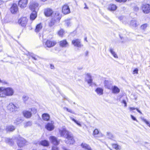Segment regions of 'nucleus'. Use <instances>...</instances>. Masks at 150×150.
<instances>
[{"instance_id":"obj_61","label":"nucleus","mask_w":150,"mask_h":150,"mask_svg":"<svg viewBox=\"0 0 150 150\" xmlns=\"http://www.w3.org/2000/svg\"><path fill=\"white\" fill-rule=\"evenodd\" d=\"M84 5H85V6H86L85 7H84V9H86H86H88V7H87L86 6V3H84Z\"/></svg>"},{"instance_id":"obj_31","label":"nucleus","mask_w":150,"mask_h":150,"mask_svg":"<svg viewBox=\"0 0 150 150\" xmlns=\"http://www.w3.org/2000/svg\"><path fill=\"white\" fill-rule=\"evenodd\" d=\"M42 26L41 23L38 24L36 27L35 31L36 32H38L42 28Z\"/></svg>"},{"instance_id":"obj_13","label":"nucleus","mask_w":150,"mask_h":150,"mask_svg":"<svg viewBox=\"0 0 150 150\" xmlns=\"http://www.w3.org/2000/svg\"><path fill=\"white\" fill-rule=\"evenodd\" d=\"M28 0H20L18 2L19 6L21 8L26 7L27 5Z\"/></svg>"},{"instance_id":"obj_40","label":"nucleus","mask_w":150,"mask_h":150,"mask_svg":"<svg viewBox=\"0 0 150 150\" xmlns=\"http://www.w3.org/2000/svg\"><path fill=\"white\" fill-rule=\"evenodd\" d=\"M65 24L67 26L71 25V22L69 20H66L65 21Z\"/></svg>"},{"instance_id":"obj_59","label":"nucleus","mask_w":150,"mask_h":150,"mask_svg":"<svg viewBox=\"0 0 150 150\" xmlns=\"http://www.w3.org/2000/svg\"><path fill=\"white\" fill-rule=\"evenodd\" d=\"M62 148L63 150H70L69 149L66 148L64 146H63L62 147Z\"/></svg>"},{"instance_id":"obj_5","label":"nucleus","mask_w":150,"mask_h":150,"mask_svg":"<svg viewBox=\"0 0 150 150\" xmlns=\"http://www.w3.org/2000/svg\"><path fill=\"white\" fill-rule=\"evenodd\" d=\"M14 93V90L12 88L10 87L4 88L5 97L6 96H11L13 95Z\"/></svg>"},{"instance_id":"obj_12","label":"nucleus","mask_w":150,"mask_h":150,"mask_svg":"<svg viewBox=\"0 0 150 150\" xmlns=\"http://www.w3.org/2000/svg\"><path fill=\"white\" fill-rule=\"evenodd\" d=\"M72 43L74 46L79 47H81L83 46V45L81 43L80 40L79 39L73 40Z\"/></svg>"},{"instance_id":"obj_63","label":"nucleus","mask_w":150,"mask_h":150,"mask_svg":"<svg viewBox=\"0 0 150 150\" xmlns=\"http://www.w3.org/2000/svg\"><path fill=\"white\" fill-rule=\"evenodd\" d=\"M41 0L43 2H45V1H46L47 0Z\"/></svg>"},{"instance_id":"obj_50","label":"nucleus","mask_w":150,"mask_h":150,"mask_svg":"<svg viewBox=\"0 0 150 150\" xmlns=\"http://www.w3.org/2000/svg\"><path fill=\"white\" fill-rule=\"evenodd\" d=\"M52 150H59V149L57 146H54L52 147Z\"/></svg>"},{"instance_id":"obj_45","label":"nucleus","mask_w":150,"mask_h":150,"mask_svg":"<svg viewBox=\"0 0 150 150\" xmlns=\"http://www.w3.org/2000/svg\"><path fill=\"white\" fill-rule=\"evenodd\" d=\"M121 102L122 103H124L125 104L124 106L125 107H126L127 106V103L126 102V100H125L123 99V100H122Z\"/></svg>"},{"instance_id":"obj_14","label":"nucleus","mask_w":150,"mask_h":150,"mask_svg":"<svg viewBox=\"0 0 150 150\" xmlns=\"http://www.w3.org/2000/svg\"><path fill=\"white\" fill-rule=\"evenodd\" d=\"M56 42L54 41L47 40L46 42L45 45L48 47H51L54 46Z\"/></svg>"},{"instance_id":"obj_36","label":"nucleus","mask_w":150,"mask_h":150,"mask_svg":"<svg viewBox=\"0 0 150 150\" xmlns=\"http://www.w3.org/2000/svg\"><path fill=\"white\" fill-rule=\"evenodd\" d=\"M141 120L142 121L145 122L146 124L150 127V122L147 121L146 119L144 117L141 118Z\"/></svg>"},{"instance_id":"obj_33","label":"nucleus","mask_w":150,"mask_h":150,"mask_svg":"<svg viewBox=\"0 0 150 150\" xmlns=\"http://www.w3.org/2000/svg\"><path fill=\"white\" fill-rule=\"evenodd\" d=\"M111 145L112 147L116 150H120L121 149V146L116 144H112Z\"/></svg>"},{"instance_id":"obj_9","label":"nucleus","mask_w":150,"mask_h":150,"mask_svg":"<svg viewBox=\"0 0 150 150\" xmlns=\"http://www.w3.org/2000/svg\"><path fill=\"white\" fill-rule=\"evenodd\" d=\"M26 143V141L22 137H19L18 140L17 144L19 147H23L25 145Z\"/></svg>"},{"instance_id":"obj_54","label":"nucleus","mask_w":150,"mask_h":150,"mask_svg":"<svg viewBox=\"0 0 150 150\" xmlns=\"http://www.w3.org/2000/svg\"><path fill=\"white\" fill-rule=\"evenodd\" d=\"M70 118L71 120L74 121L75 122H76V120H75L74 118L71 117H70Z\"/></svg>"},{"instance_id":"obj_24","label":"nucleus","mask_w":150,"mask_h":150,"mask_svg":"<svg viewBox=\"0 0 150 150\" xmlns=\"http://www.w3.org/2000/svg\"><path fill=\"white\" fill-rule=\"evenodd\" d=\"M15 129L14 126L13 125H8L7 126L6 128V130L7 131L12 132Z\"/></svg>"},{"instance_id":"obj_46","label":"nucleus","mask_w":150,"mask_h":150,"mask_svg":"<svg viewBox=\"0 0 150 150\" xmlns=\"http://www.w3.org/2000/svg\"><path fill=\"white\" fill-rule=\"evenodd\" d=\"M108 83V81H105V87L108 88L109 89L110 87L109 86H108L107 85V83Z\"/></svg>"},{"instance_id":"obj_38","label":"nucleus","mask_w":150,"mask_h":150,"mask_svg":"<svg viewBox=\"0 0 150 150\" xmlns=\"http://www.w3.org/2000/svg\"><path fill=\"white\" fill-rule=\"evenodd\" d=\"M107 135L108 137L110 139H112L114 138V136L110 132H107Z\"/></svg>"},{"instance_id":"obj_55","label":"nucleus","mask_w":150,"mask_h":150,"mask_svg":"<svg viewBox=\"0 0 150 150\" xmlns=\"http://www.w3.org/2000/svg\"><path fill=\"white\" fill-rule=\"evenodd\" d=\"M65 108L67 110V111H68V112H71V113L72 112L71 110H70V109H69L67 108Z\"/></svg>"},{"instance_id":"obj_44","label":"nucleus","mask_w":150,"mask_h":150,"mask_svg":"<svg viewBox=\"0 0 150 150\" xmlns=\"http://www.w3.org/2000/svg\"><path fill=\"white\" fill-rule=\"evenodd\" d=\"M99 133V131L97 129H96L93 131V135L94 136H95L96 135L98 134Z\"/></svg>"},{"instance_id":"obj_16","label":"nucleus","mask_w":150,"mask_h":150,"mask_svg":"<svg viewBox=\"0 0 150 150\" xmlns=\"http://www.w3.org/2000/svg\"><path fill=\"white\" fill-rule=\"evenodd\" d=\"M54 122H51V123H48L46 126V128L49 131H51L54 129V127L53 124Z\"/></svg>"},{"instance_id":"obj_27","label":"nucleus","mask_w":150,"mask_h":150,"mask_svg":"<svg viewBox=\"0 0 150 150\" xmlns=\"http://www.w3.org/2000/svg\"><path fill=\"white\" fill-rule=\"evenodd\" d=\"M81 146L83 148L87 150H92L91 147L90 146L86 143H82L81 144Z\"/></svg>"},{"instance_id":"obj_30","label":"nucleus","mask_w":150,"mask_h":150,"mask_svg":"<svg viewBox=\"0 0 150 150\" xmlns=\"http://www.w3.org/2000/svg\"><path fill=\"white\" fill-rule=\"evenodd\" d=\"M109 51L115 58H118L117 55L116 53L114 51L112 48L111 47L109 49Z\"/></svg>"},{"instance_id":"obj_29","label":"nucleus","mask_w":150,"mask_h":150,"mask_svg":"<svg viewBox=\"0 0 150 150\" xmlns=\"http://www.w3.org/2000/svg\"><path fill=\"white\" fill-rule=\"evenodd\" d=\"M0 97H5L4 87H0Z\"/></svg>"},{"instance_id":"obj_49","label":"nucleus","mask_w":150,"mask_h":150,"mask_svg":"<svg viewBox=\"0 0 150 150\" xmlns=\"http://www.w3.org/2000/svg\"><path fill=\"white\" fill-rule=\"evenodd\" d=\"M0 83H2L3 84H5L7 83V82L5 81L1 80L0 79Z\"/></svg>"},{"instance_id":"obj_15","label":"nucleus","mask_w":150,"mask_h":150,"mask_svg":"<svg viewBox=\"0 0 150 150\" xmlns=\"http://www.w3.org/2000/svg\"><path fill=\"white\" fill-rule=\"evenodd\" d=\"M44 14L46 16H49L51 15L53 13L52 10L50 8H46L44 10Z\"/></svg>"},{"instance_id":"obj_34","label":"nucleus","mask_w":150,"mask_h":150,"mask_svg":"<svg viewBox=\"0 0 150 150\" xmlns=\"http://www.w3.org/2000/svg\"><path fill=\"white\" fill-rule=\"evenodd\" d=\"M21 118H22L21 117H18L15 121L14 123H16L17 125H18L22 122L23 120Z\"/></svg>"},{"instance_id":"obj_28","label":"nucleus","mask_w":150,"mask_h":150,"mask_svg":"<svg viewBox=\"0 0 150 150\" xmlns=\"http://www.w3.org/2000/svg\"><path fill=\"white\" fill-rule=\"evenodd\" d=\"M42 118L43 120L45 121H48L50 118L49 115L47 113H44L42 115Z\"/></svg>"},{"instance_id":"obj_1","label":"nucleus","mask_w":150,"mask_h":150,"mask_svg":"<svg viewBox=\"0 0 150 150\" xmlns=\"http://www.w3.org/2000/svg\"><path fill=\"white\" fill-rule=\"evenodd\" d=\"M37 112V109L35 108H32L29 109L28 110H24L23 113L24 117L26 118H30L32 116V114H35Z\"/></svg>"},{"instance_id":"obj_51","label":"nucleus","mask_w":150,"mask_h":150,"mask_svg":"<svg viewBox=\"0 0 150 150\" xmlns=\"http://www.w3.org/2000/svg\"><path fill=\"white\" fill-rule=\"evenodd\" d=\"M122 95H120L118 96L117 97V100H120L121 98L122 97Z\"/></svg>"},{"instance_id":"obj_52","label":"nucleus","mask_w":150,"mask_h":150,"mask_svg":"<svg viewBox=\"0 0 150 150\" xmlns=\"http://www.w3.org/2000/svg\"><path fill=\"white\" fill-rule=\"evenodd\" d=\"M117 1L119 2H124L126 1L127 0H116Z\"/></svg>"},{"instance_id":"obj_42","label":"nucleus","mask_w":150,"mask_h":150,"mask_svg":"<svg viewBox=\"0 0 150 150\" xmlns=\"http://www.w3.org/2000/svg\"><path fill=\"white\" fill-rule=\"evenodd\" d=\"M148 26V24H145L142 25L141 26V29L143 30H145Z\"/></svg>"},{"instance_id":"obj_57","label":"nucleus","mask_w":150,"mask_h":150,"mask_svg":"<svg viewBox=\"0 0 150 150\" xmlns=\"http://www.w3.org/2000/svg\"><path fill=\"white\" fill-rule=\"evenodd\" d=\"M135 109H136V108H133V107L129 108V109L130 110H135Z\"/></svg>"},{"instance_id":"obj_7","label":"nucleus","mask_w":150,"mask_h":150,"mask_svg":"<svg viewBox=\"0 0 150 150\" xmlns=\"http://www.w3.org/2000/svg\"><path fill=\"white\" fill-rule=\"evenodd\" d=\"M142 10L145 13H148L150 12V5L149 4H143L142 6Z\"/></svg>"},{"instance_id":"obj_8","label":"nucleus","mask_w":150,"mask_h":150,"mask_svg":"<svg viewBox=\"0 0 150 150\" xmlns=\"http://www.w3.org/2000/svg\"><path fill=\"white\" fill-rule=\"evenodd\" d=\"M18 108V106L12 103H10L7 106L8 109L11 112L16 110V109Z\"/></svg>"},{"instance_id":"obj_22","label":"nucleus","mask_w":150,"mask_h":150,"mask_svg":"<svg viewBox=\"0 0 150 150\" xmlns=\"http://www.w3.org/2000/svg\"><path fill=\"white\" fill-rule=\"evenodd\" d=\"M37 16V12L35 11H33L31 13L30 18L31 20H34Z\"/></svg>"},{"instance_id":"obj_20","label":"nucleus","mask_w":150,"mask_h":150,"mask_svg":"<svg viewBox=\"0 0 150 150\" xmlns=\"http://www.w3.org/2000/svg\"><path fill=\"white\" fill-rule=\"evenodd\" d=\"M18 7L16 4H13L11 8V11L13 13H15L18 11Z\"/></svg>"},{"instance_id":"obj_53","label":"nucleus","mask_w":150,"mask_h":150,"mask_svg":"<svg viewBox=\"0 0 150 150\" xmlns=\"http://www.w3.org/2000/svg\"><path fill=\"white\" fill-rule=\"evenodd\" d=\"M32 58H33L35 60H37V58L38 57L36 56H32Z\"/></svg>"},{"instance_id":"obj_41","label":"nucleus","mask_w":150,"mask_h":150,"mask_svg":"<svg viewBox=\"0 0 150 150\" xmlns=\"http://www.w3.org/2000/svg\"><path fill=\"white\" fill-rule=\"evenodd\" d=\"M55 22V20L52 19L51 21L49 23V25L50 27H51L53 25Z\"/></svg>"},{"instance_id":"obj_64","label":"nucleus","mask_w":150,"mask_h":150,"mask_svg":"<svg viewBox=\"0 0 150 150\" xmlns=\"http://www.w3.org/2000/svg\"><path fill=\"white\" fill-rule=\"evenodd\" d=\"M109 148L110 150H112V149H111L110 148Z\"/></svg>"},{"instance_id":"obj_62","label":"nucleus","mask_w":150,"mask_h":150,"mask_svg":"<svg viewBox=\"0 0 150 150\" xmlns=\"http://www.w3.org/2000/svg\"><path fill=\"white\" fill-rule=\"evenodd\" d=\"M3 3V1L1 0H0V5L2 4Z\"/></svg>"},{"instance_id":"obj_10","label":"nucleus","mask_w":150,"mask_h":150,"mask_svg":"<svg viewBox=\"0 0 150 150\" xmlns=\"http://www.w3.org/2000/svg\"><path fill=\"white\" fill-rule=\"evenodd\" d=\"M62 13L65 15L70 13V11L69 6L67 4L64 5L62 7Z\"/></svg>"},{"instance_id":"obj_17","label":"nucleus","mask_w":150,"mask_h":150,"mask_svg":"<svg viewBox=\"0 0 150 150\" xmlns=\"http://www.w3.org/2000/svg\"><path fill=\"white\" fill-rule=\"evenodd\" d=\"M59 45L60 46L62 47H66L69 46L68 43L65 40L60 41L59 42Z\"/></svg>"},{"instance_id":"obj_19","label":"nucleus","mask_w":150,"mask_h":150,"mask_svg":"<svg viewBox=\"0 0 150 150\" xmlns=\"http://www.w3.org/2000/svg\"><path fill=\"white\" fill-rule=\"evenodd\" d=\"M86 79L88 83L91 86V83H92V80L91 76L89 74H86Z\"/></svg>"},{"instance_id":"obj_26","label":"nucleus","mask_w":150,"mask_h":150,"mask_svg":"<svg viewBox=\"0 0 150 150\" xmlns=\"http://www.w3.org/2000/svg\"><path fill=\"white\" fill-rule=\"evenodd\" d=\"M39 144L42 146H48L49 145V142L46 140H44L40 141L39 142Z\"/></svg>"},{"instance_id":"obj_48","label":"nucleus","mask_w":150,"mask_h":150,"mask_svg":"<svg viewBox=\"0 0 150 150\" xmlns=\"http://www.w3.org/2000/svg\"><path fill=\"white\" fill-rule=\"evenodd\" d=\"M131 117L132 118V119L133 120H135L137 122H138V121L137 120V119L136 118L134 117L132 115H131Z\"/></svg>"},{"instance_id":"obj_2","label":"nucleus","mask_w":150,"mask_h":150,"mask_svg":"<svg viewBox=\"0 0 150 150\" xmlns=\"http://www.w3.org/2000/svg\"><path fill=\"white\" fill-rule=\"evenodd\" d=\"M59 133L61 137L66 138L70 133L64 127H63L59 129Z\"/></svg>"},{"instance_id":"obj_43","label":"nucleus","mask_w":150,"mask_h":150,"mask_svg":"<svg viewBox=\"0 0 150 150\" xmlns=\"http://www.w3.org/2000/svg\"><path fill=\"white\" fill-rule=\"evenodd\" d=\"M22 98L23 100V101L24 102H25L28 99L29 97L28 96L24 95L23 96Z\"/></svg>"},{"instance_id":"obj_6","label":"nucleus","mask_w":150,"mask_h":150,"mask_svg":"<svg viewBox=\"0 0 150 150\" xmlns=\"http://www.w3.org/2000/svg\"><path fill=\"white\" fill-rule=\"evenodd\" d=\"M28 20L25 17H22L20 18L18 21V23L23 27H25L27 24Z\"/></svg>"},{"instance_id":"obj_39","label":"nucleus","mask_w":150,"mask_h":150,"mask_svg":"<svg viewBox=\"0 0 150 150\" xmlns=\"http://www.w3.org/2000/svg\"><path fill=\"white\" fill-rule=\"evenodd\" d=\"M32 123L31 122L28 121L24 124V127H29L32 125Z\"/></svg>"},{"instance_id":"obj_60","label":"nucleus","mask_w":150,"mask_h":150,"mask_svg":"<svg viewBox=\"0 0 150 150\" xmlns=\"http://www.w3.org/2000/svg\"><path fill=\"white\" fill-rule=\"evenodd\" d=\"M136 110L140 114H142V112L139 110L137 108H136Z\"/></svg>"},{"instance_id":"obj_11","label":"nucleus","mask_w":150,"mask_h":150,"mask_svg":"<svg viewBox=\"0 0 150 150\" xmlns=\"http://www.w3.org/2000/svg\"><path fill=\"white\" fill-rule=\"evenodd\" d=\"M49 140L54 145H57L59 144V141L58 140L57 138L54 136H50L49 137Z\"/></svg>"},{"instance_id":"obj_3","label":"nucleus","mask_w":150,"mask_h":150,"mask_svg":"<svg viewBox=\"0 0 150 150\" xmlns=\"http://www.w3.org/2000/svg\"><path fill=\"white\" fill-rule=\"evenodd\" d=\"M40 6L36 2H33L30 4L29 8L33 11H35L36 12L38 10Z\"/></svg>"},{"instance_id":"obj_21","label":"nucleus","mask_w":150,"mask_h":150,"mask_svg":"<svg viewBox=\"0 0 150 150\" xmlns=\"http://www.w3.org/2000/svg\"><path fill=\"white\" fill-rule=\"evenodd\" d=\"M95 91L97 94L99 96L102 95L103 94V89L102 88H97Z\"/></svg>"},{"instance_id":"obj_47","label":"nucleus","mask_w":150,"mask_h":150,"mask_svg":"<svg viewBox=\"0 0 150 150\" xmlns=\"http://www.w3.org/2000/svg\"><path fill=\"white\" fill-rule=\"evenodd\" d=\"M133 74H138V69H135L133 71Z\"/></svg>"},{"instance_id":"obj_23","label":"nucleus","mask_w":150,"mask_h":150,"mask_svg":"<svg viewBox=\"0 0 150 150\" xmlns=\"http://www.w3.org/2000/svg\"><path fill=\"white\" fill-rule=\"evenodd\" d=\"M108 8L110 11H114L117 9V6L115 4H111L109 5Z\"/></svg>"},{"instance_id":"obj_56","label":"nucleus","mask_w":150,"mask_h":150,"mask_svg":"<svg viewBox=\"0 0 150 150\" xmlns=\"http://www.w3.org/2000/svg\"><path fill=\"white\" fill-rule=\"evenodd\" d=\"M79 126L81 127V125L80 124L79 122L77 121H76V122H75Z\"/></svg>"},{"instance_id":"obj_37","label":"nucleus","mask_w":150,"mask_h":150,"mask_svg":"<svg viewBox=\"0 0 150 150\" xmlns=\"http://www.w3.org/2000/svg\"><path fill=\"white\" fill-rule=\"evenodd\" d=\"M60 19V17L59 16V14L58 12H57L55 13V16H54V19L56 20H59Z\"/></svg>"},{"instance_id":"obj_58","label":"nucleus","mask_w":150,"mask_h":150,"mask_svg":"<svg viewBox=\"0 0 150 150\" xmlns=\"http://www.w3.org/2000/svg\"><path fill=\"white\" fill-rule=\"evenodd\" d=\"M50 68L52 69H54V66L52 64H50Z\"/></svg>"},{"instance_id":"obj_25","label":"nucleus","mask_w":150,"mask_h":150,"mask_svg":"<svg viewBox=\"0 0 150 150\" xmlns=\"http://www.w3.org/2000/svg\"><path fill=\"white\" fill-rule=\"evenodd\" d=\"M130 25L131 26L133 27L136 28L138 25L137 22L135 20H132L131 21L130 23Z\"/></svg>"},{"instance_id":"obj_35","label":"nucleus","mask_w":150,"mask_h":150,"mask_svg":"<svg viewBox=\"0 0 150 150\" xmlns=\"http://www.w3.org/2000/svg\"><path fill=\"white\" fill-rule=\"evenodd\" d=\"M64 33V31L63 29H61L58 32V35L61 37H63Z\"/></svg>"},{"instance_id":"obj_4","label":"nucleus","mask_w":150,"mask_h":150,"mask_svg":"<svg viewBox=\"0 0 150 150\" xmlns=\"http://www.w3.org/2000/svg\"><path fill=\"white\" fill-rule=\"evenodd\" d=\"M64 141L67 144H73L75 141L73 135L71 133L67 136Z\"/></svg>"},{"instance_id":"obj_18","label":"nucleus","mask_w":150,"mask_h":150,"mask_svg":"<svg viewBox=\"0 0 150 150\" xmlns=\"http://www.w3.org/2000/svg\"><path fill=\"white\" fill-rule=\"evenodd\" d=\"M112 93L114 94H117L120 92V89L116 86H112Z\"/></svg>"},{"instance_id":"obj_32","label":"nucleus","mask_w":150,"mask_h":150,"mask_svg":"<svg viewBox=\"0 0 150 150\" xmlns=\"http://www.w3.org/2000/svg\"><path fill=\"white\" fill-rule=\"evenodd\" d=\"M5 141L8 144L11 145H12L14 142L13 140L12 139H10L9 138H6L5 139Z\"/></svg>"}]
</instances>
